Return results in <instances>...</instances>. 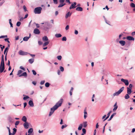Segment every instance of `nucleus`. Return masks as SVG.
Instances as JSON below:
<instances>
[{
  "label": "nucleus",
  "instance_id": "obj_1",
  "mask_svg": "<svg viewBox=\"0 0 135 135\" xmlns=\"http://www.w3.org/2000/svg\"><path fill=\"white\" fill-rule=\"evenodd\" d=\"M63 101V99H60L54 107L51 108L49 114V117L52 115L56 110L59 107L61 106Z\"/></svg>",
  "mask_w": 135,
  "mask_h": 135
},
{
  "label": "nucleus",
  "instance_id": "obj_2",
  "mask_svg": "<svg viewBox=\"0 0 135 135\" xmlns=\"http://www.w3.org/2000/svg\"><path fill=\"white\" fill-rule=\"evenodd\" d=\"M42 9V8L41 7H36L34 10V13L36 14H40L41 13Z\"/></svg>",
  "mask_w": 135,
  "mask_h": 135
},
{
  "label": "nucleus",
  "instance_id": "obj_3",
  "mask_svg": "<svg viewBox=\"0 0 135 135\" xmlns=\"http://www.w3.org/2000/svg\"><path fill=\"white\" fill-rule=\"evenodd\" d=\"M124 87H122L117 92L114 93L113 94V96H118L119 94L124 90Z\"/></svg>",
  "mask_w": 135,
  "mask_h": 135
},
{
  "label": "nucleus",
  "instance_id": "obj_4",
  "mask_svg": "<svg viewBox=\"0 0 135 135\" xmlns=\"http://www.w3.org/2000/svg\"><path fill=\"white\" fill-rule=\"evenodd\" d=\"M7 128L8 129V131L9 135H14L16 132L17 131V129L15 128H13V133H12L11 132L9 128V127H7Z\"/></svg>",
  "mask_w": 135,
  "mask_h": 135
},
{
  "label": "nucleus",
  "instance_id": "obj_5",
  "mask_svg": "<svg viewBox=\"0 0 135 135\" xmlns=\"http://www.w3.org/2000/svg\"><path fill=\"white\" fill-rule=\"evenodd\" d=\"M76 4V2H74L73 3L71 6H70V7L69 8V9H74L76 7V6H75Z\"/></svg>",
  "mask_w": 135,
  "mask_h": 135
},
{
  "label": "nucleus",
  "instance_id": "obj_6",
  "mask_svg": "<svg viewBox=\"0 0 135 135\" xmlns=\"http://www.w3.org/2000/svg\"><path fill=\"white\" fill-rule=\"evenodd\" d=\"M121 80L124 82L126 85H128L129 84V82L127 80L124 79H121Z\"/></svg>",
  "mask_w": 135,
  "mask_h": 135
},
{
  "label": "nucleus",
  "instance_id": "obj_7",
  "mask_svg": "<svg viewBox=\"0 0 135 135\" xmlns=\"http://www.w3.org/2000/svg\"><path fill=\"white\" fill-rule=\"evenodd\" d=\"M33 33L36 34H39L40 33V31L38 29L36 28L34 30Z\"/></svg>",
  "mask_w": 135,
  "mask_h": 135
},
{
  "label": "nucleus",
  "instance_id": "obj_8",
  "mask_svg": "<svg viewBox=\"0 0 135 135\" xmlns=\"http://www.w3.org/2000/svg\"><path fill=\"white\" fill-rule=\"evenodd\" d=\"M127 40L129 41H133L134 40V38L133 37L131 36H127L126 37Z\"/></svg>",
  "mask_w": 135,
  "mask_h": 135
},
{
  "label": "nucleus",
  "instance_id": "obj_9",
  "mask_svg": "<svg viewBox=\"0 0 135 135\" xmlns=\"http://www.w3.org/2000/svg\"><path fill=\"white\" fill-rule=\"evenodd\" d=\"M23 126L25 128L27 129L29 127V124L27 122H26L24 123Z\"/></svg>",
  "mask_w": 135,
  "mask_h": 135
},
{
  "label": "nucleus",
  "instance_id": "obj_10",
  "mask_svg": "<svg viewBox=\"0 0 135 135\" xmlns=\"http://www.w3.org/2000/svg\"><path fill=\"white\" fill-rule=\"evenodd\" d=\"M119 43L122 46H124L126 44V42L123 40H120L119 41Z\"/></svg>",
  "mask_w": 135,
  "mask_h": 135
},
{
  "label": "nucleus",
  "instance_id": "obj_11",
  "mask_svg": "<svg viewBox=\"0 0 135 135\" xmlns=\"http://www.w3.org/2000/svg\"><path fill=\"white\" fill-rule=\"evenodd\" d=\"M19 54L21 55H26L27 52H24L22 50H20L19 52Z\"/></svg>",
  "mask_w": 135,
  "mask_h": 135
},
{
  "label": "nucleus",
  "instance_id": "obj_12",
  "mask_svg": "<svg viewBox=\"0 0 135 135\" xmlns=\"http://www.w3.org/2000/svg\"><path fill=\"white\" fill-rule=\"evenodd\" d=\"M4 69V66L0 65V73H2Z\"/></svg>",
  "mask_w": 135,
  "mask_h": 135
},
{
  "label": "nucleus",
  "instance_id": "obj_13",
  "mask_svg": "<svg viewBox=\"0 0 135 135\" xmlns=\"http://www.w3.org/2000/svg\"><path fill=\"white\" fill-rule=\"evenodd\" d=\"M72 13H70V12H69L67 13L66 14L65 16L66 18L67 19L68 17H70L71 16Z\"/></svg>",
  "mask_w": 135,
  "mask_h": 135
},
{
  "label": "nucleus",
  "instance_id": "obj_14",
  "mask_svg": "<svg viewBox=\"0 0 135 135\" xmlns=\"http://www.w3.org/2000/svg\"><path fill=\"white\" fill-rule=\"evenodd\" d=\"M28 104L30 106L33 107L34 106V104L32 101L30 100L28 102Z\"/></svg>",
  "mask_w": 135,
  "mask_h": 135
},
{
  "label": "nucleus",
  "instance_id": "obj_15",
  "mask_svg": "<svg viewBox=\"0 0 135 135\" xmlns=\"http://www.w3.org/2000/svg\"><path fill=\"white\" fill-rule=\"evenodd\" d=\"M76 9V10L79 11H82L83 10L82 8L80 7H77Z\"/></svg>",
  "mask_w": 135,
  "mask_h": 135
},
{
  "label": "nucleus",
  "instance_id": "obj_16",
  "mask_svg": "<svg viewBox=\"0 0 135 135\" xmlns=\"http://www.w3.org/2000/svg\"><path fill=\"white\" fill-rule=\"evenodd\" d=\"M127 93L128 94H130L132 92V89L129 88L128 87H127Z\"/></svg>",
  "mask_w": 135,
  "mask_h": 135
},
{
  "label": "nucleus",
  "instance_id": "obj_17",
  "mask_svg": "<svg viewBox=\"0 0 135 135\" xmlns=\"http://www.w3.org/2000/svg\"><path fill=\"white\" fill-rule=\"evenodd\" d=\"M84 118L85 119L87 117V113L86 111V110L85 109L84 110Z\"/></svg>",
  "mask_w": 135,
  "mask_h": 135
},
{
  "label": "nucleus",
  "instance_id": "obj_18",
  "mask_svg": "<svg viewBox=\"0 0 135 135\" xmlns=\"http://www.w3.org/2000/svg\"><path fill=\"white\" fill-rule=\"evenodd\" d=\"M27 118L25 116H23L22 119V120L25 122H27Z\"/></svg>",
  "mask_w": 135,
  "mask_h": 135
},
{
  "label": "nucleus",
  "instance_id": "obj_19",
  "mask_svg": "<svg viewBox=\"0 0 135 135\" xmlns=\"http://www.w3.org/2000/svg\"><path fill=\"white\" fill-rule=\"evenodd\" d=\"M42 40L43 41H46L48 40V38L46 36H45L42 38Z\"/></svg>",
  "mask_w": 135,
  "mask_h": 135
},
{
  "label": "nucleus",
  "instance_id": "obj_20",
  "mask_svg": "<svg viewBox=\"0 0 135 135\" xmlns=\"http://www.w3.org/2000/svg\"><path fill=\"white\" fill-rule=\"evenodd\" d=\"M87 122L86 121L84 122L83 123V126L84 128H86L87 125Z\"/></svg>",
  "mask_w": 135,
  "mask_h": 135
},
{
  "label": "nucleus",
  "instance_id": "obj_21",
  "mask_svg": "<svg viewBox=\"0 0 135 135\" xmlns=\"http://www.w3.org/2000/svg\"><path fill=\"white\" fill-rule=\"evenodd\" d=\"M22 76H27V74L26 72H25L23 73L22 74L19 75V77H21Z\"/></svg>",
  "mask_w": 135,
  "mask_h": 135
},
{
  "label": "nucleus",
  "instance_id": "obj_22",
  "mask_svg": "<svg viewBox=\"0 0 135 135\" xmlns=\"http://www.w3.org/2000/svg\"><path fill=\"white\" fill-rule=\"evenodd\" d=\"M116 114V113H113L110 116V118L108 120V121H110L111 120L114 116Z\"/></svg>",
  "mask_w": 135,
  "mask_h": 135
},
{
  "label": "nucleus",
  "instance_id": "obj_23",
  "mask_svg": "<svg viewBox=\"0 0 135 135\" xmlns=\"http://www.w3.org/2000/svg\"><path fill=\"white\" fill-rule=\"evenodd\" d=\"M55 36L57 38L60 37L62 36V35L60 33H57L55 35Z\"/></svg>",
  "mask_w": 135,
  "mask_h": 135
},
{
  "label": "nucleus",
  "instance_id": "obj_24",
  "mask_svg": "<svg viewBox=\"0 0 135 135\" xmlns=\"http://www.w3.org/2000/svg\"><path fill=\"white\" fill-rule=\"evenodd\" d=\"M30 37V36L29 37H25L23 38V40L24 41H27L29 39V38Z\"/></svg>",
  "mask_w": 135,
  "mask_h": 135
},
{
  "label": "nucleus",
  "instance_id": "obj_25",
  "mask_svg": "<svg viewBox=\"0 0 135 135\" xmlns=\"http://www.w3.org/2000/svg\"><path fill=\"white\" fill-rule=\"evenodd\" d=\"M83 125L82 124H80L79 126L78 129L79 131L81 130L83 127Z\"/></svg>",
  "mask_w": 135,
  "mask_h": 135
},
{
  "label": "nucleus",
  "instance_id": "obj_26",
  "mask_svg": "<svg viewBox=\"0 0 135 135\" xmlns=\"http://www.w3.org/2000/svg\"><path fill=\"white\" fill-rule=\"evenodd\" d=\"M8 47H7L5 48L4 51V54H6V53H7H7L8 51Z\"/></svg>",
  "mask_w": 135,
  "mask_h": 135
},
{
  "label": "nucleus",
  "instance_id": "obj_27",
  "mask_svg": "<svg viewBox=\"0 0 135 135\" xmlns=\"http://www.w3.org/2000/svg\"><path fill=\"white\" fill-rule=\"evenodd\" d=\"M34 59H30L28 60V61L31 64H32L34 62Z\"/></svg>",
  "mask_w": 135,
  "mask_h": 135
},
{
  "label": "nucleus",
  "instance_id": "obj_28",
  "mask_svg": "<svg viewBox=\"0 0 135 135\" xmlns=\"http://www.w3.org/2000/svg\"><path fill=\"white\" fill-rule=\"evenodd\" d=\"M33 131V129L32 128H30L28 130V132L29 134H31Z\"/></svg>",
  "mask_w": 135,
  "mask_h": 135
},
{
  "label": "nucleus",
  "instance_id": "obj_29",
  "mask_svg": "<svg viewBox=\"0 0 135 135\" xmlns=\"http://www.w3.org/2000/svg\"><path fill=\"white\" fill-rule=\"evenodd\" d=\"M65 3H61V4H60L58 6V7L59 8L63 6H64V5H65Z\"/></svg>",
  "mask_w": 135,
  "mask_h": 135
},
{
  "label": "nucleus",
  "instance_id": "obj_30",
  "mask_svg": "<svg viewBox=\"0 0 135 135\" xmlns=\"http://www.w3.org/2000/svg\"><path fill=\"white\" fill-rule=\"evenodd\" d=\"M128 93L126 94L124 96V98L126 99H128L129 98V96Z\"/></svg>",
  "mask_w": 135,
  "mask_h": 135
},
{
  "label": "nucleus",
  "instance_id": "obj_31",
  "mask_svg": "<svg viewBox=\"0 0 135 135\" xmlns=\"http://www.w3.org/2000/svg\"><path fill=\"white\" fill-rule=\"evenodd\" d=\"M49 43V42L47 41L45 42L43 45V46L44 47L48 45Z\"/></svg>",
  "mask_w": 135,
  "mask_h": 135
},
{
  "label": "nucleus",
  "instance_id": "obj_32",
  "mask_svg": "<svg viewBox=\"0 0 135 135\" xmlns=\"http://www.w3.org/2000/svg\"><path fill=\"white\" fill-rule=\"evenodd\" d=\"M130 6L132 7L135 8V4L133 3H131L130 4Z\"/></svg>",
  "mask_w": 135,
  "mask_h": 135
},
{
  "label": "nucleus",
  "instance_id": "obj_33",
  "mask_svg": "<svg viewBox=\"0 0 135 135\" xmlns=\"http://www.w3.org/2000/svg\"><path fill=\"white\" fill-rule=\"evenodd\" d=\"M0 65L2 66H4V60H1Z\"/></svg>",
  "mask_w": 135,
  "mask_h": 135
},
{
  "label": "nucleus",
  "instance_id": "obj_34",
  "mask_svg": "<svg viewBox=\"0 0 135 135\" xmlns=\"http://www.w3.org/2000/svg\"><path fill=\"white\" fill-rule=\"evenodd\" d=\"M73 87H71V89L70 91V95H72V93L73 91Z\"/></svg>",
  "mask_w": 135,
  "mask_h": 135
},
{
  "label": "nucleus",
  "instance_id": "obj_35",
  "mask_svg": "<svg viewBox=\"0 0 135 135\" xmlns=\"http://www.w3.org/2000/svg\"><path fill=\"white\" fill-rule=\"evenodd\" d=\"M9 22L10 25L11 27H13V25L11 22V19H10L9 20Z\"/></svg>",
  "mask_w": 135,
  "mask_h": 135
},
{
  "label": "nucleus",
  "instance_id": "obj_36",
  "mask_svg": "<svg viewBox=\"0 0 135 135\" xmlns=\"http://www.w3.org/2000/svg\"><path fill=\"white\" fill-rule=\"evenodd\" d=\"M29 98V97L27 96H26L25 97H24L23 99L24 100H26L27 99Z\"/></svg>",
  "mask_w": 135,
  "mask_h": 135
},
{
  "label": "nucleus",
  "instance_id": "obj_37",
  "mask_svg": "<svg viewBox=\"0 0 135 135\" xmlns=\"http://www.w3.org/2000/svg\"><path fill=\"white\" fill-rule=\"evenodd\" d=\"M60 69L61 71L63 72L64 71V68L62 66H60Z\"/></svg>",
  "mask_w": 135,
  "mask_h": 135
},
{
  "label": "nucleus",
  "instance_id": "obj_38",
  "mask_svg": "<svg viewBox=\"0 0 135 135\" xmlns=\"http://www.w3.org/2000/svg\"><path fill=\"white\" fill-rule=\"evenodd\" d=\"M57 58L58 60H60L62 58V57L60 55L57 56Z\"/></svg>",
  "mask_w": 135,
  "mask_h": 135
},
{
  "label": "nucleus",
  "instance_id": "obj_39",
  "mask_svg": "<svg viewBox=\"0 0 135 135\" xmlns=\"http://www.w3.org/2000/svg\"><path fill=\"white\" fill-rule=\"evenodd\" d=\"M50 85V84L49 83L47 82L45 84V86L46 87H48Z\"/></svg>",
  "mask_w": 135,
  "mask_h": 135
},
{
  "label": "nucleus",
  "instance_id": "obj_40",
  "mask_svg": "<svg viewBox=\"0 0 135 135\" xmlns=\"http://www.w3.org/2000/svg\"><path fill=\"white\" fill-rule=\"evenodd\" d=\"M22 71L21 70H19L18 71V73H17V75H20L21 74V73H22Z\"/></svg>",
  "mask_w": 135,
  "mask_h": 135
},
{
  "label": "nucleus",
  "instance_id": "obj_41",
  "mask_svg": "<svg viewBox=\"0 0 135 135\" xmlns=\"http://www.w3.org/2000/svg\"><path fill=\"white\" fill-rule=\"evenodd\" d=\"M111 112H112V111H110L108 112V114H107V116L106 117L107 118H108L110 116V114L111 113Z\"/></svg>",
  "mask_w": 135,
  "mask_h": 135
},
{
  "label": "nucleus",
  "instance_id": "obj_42",
  "mask_svg": "<svg viewBox=\"0 0 135 135\" xmlns=\"http://www.w3.org/2000/svg\"><path fill=\"white\" fill-rule=\"evenodd\" d=\"M21 24V22H18L16 24V25L17 26L19 27V26Z\"/></svg>",
  "mask_w": 135,
  "mask_h": 135
},
{
  "label": "nucleus",
  "instance_id": "obj_43",
  "mask_svg": "<svg viewBox=\"0 0 135 135\" xmlns=\"http://www.w3.org/2000/svg\"><path fill=\"white\" fill-rule=\"evenodd\" d=\"M82 131L83 133V134H85L86 133V129L85 128H83L82 129Z\"/></svg>",
  "mask_w": 135,
  "mask_h": 135
},
{
  "label": "nucleus",
  "instance_id": "obj_44",
  "mask_svg": "<svg viewBox=\"0 0 135 135\" xmlns=\"http://www.w3.org/2000/svg\"><path fill=\"white\" fill-rule=\"evenodd\" d=\"M7 37V35L5 36H0V38H4Z\"/></svg>",
  "mask_w": 135,
  "mask_h": 135
},
{
  "label": "nucleus",
  "instance_id": "obj_45",
  "mask_svg": "<svg viewBox=\"0 0 135 135\" xmlns=\"http://www.w3.org/2000/svg\"><path fill=\"white\" fill-rule=\"evenodd\" d=\"M62 41H66V38L65 37H64L62 38Z\"/></svg>",
  "mask_w": 135,
  "mask_h": 135
},
{
  "label": "nucleus",
  "instance_id": "obj_46",
  "mask_svg": "<svg viewBox=\"0 0 135 135\" xmlns=\"http://www.w3.org/2000/svg\"><path fill=\"white\" fill-rule=\"evenodd\" d=\"M32 71L33 73V74L34 75H36V72L34 70H32Z\"/></svg>",
  "mask_w": 135,
  "mask_h": 135
},
{
  "label": "nucleus",
  "instance_id": "obj_47",
  "mask_svg": "<svg viewBox=\"0 0 135 135\" xmlns=\"http://www.w3.org/2000/svg\"><path fill=\"white\" fill-rule=\"evenodd\" d=\"M20 123V122L19 121H16L15 123V125L17 126Z\"/></svg>",
  "mask_w": 135,
  "mask_h": 135
},
{
  "label": "nucleus",
  "instance_id": "obj_48",
  "mask_svg": "<svg viewBox=\"0 0 135 135\" xmlns=\"http://www.w3.org/2000/svg\"><path fill=\"white\" fill-rule=\"evenodd\" d=\"M118 108V106H116V107H114V108L113 109V111H115Z\"/></svg>",
  "mask_w": 135,
  "mask_h": 135
},
{
  "label": "nucleus",
  "instance_id": "obj_49",
  "mask_svg": "<svg viewBox=\"0 0 135 135\" xmlns=\"http://www.w3.org/2000/svg\"><path fill=\"white\" fill-rule=\"evenodd\" d=\"M8 120L9 122H11L12 121V118L11 117H9L8 118Z\"/></svg>",
  "mask_w": 135,
  "mask_h": 135
},
{
  "label": "nucleus",
  "instance_id": "obj_50",
  "mask_svg": "<svg viewBox=\"0 0 135 135\" xmlns=\"http://www.w3.org/2000/svg\"><path fill=\"white\" fill-rule=\"evenodd\" d=\"M23 9L25 11H27L26 8L25 6H23Z\"/></svg>",
  "mask_w": 135,
  "mask_h": 135
},
{
  "label": "nucleus",
  "instance_id": "obj_51",
  "mask_svg": "<svg viewBox=\"0 0 135 135\" xmlns=\"http://www.w3.org/2000/svg\"><path fill=\"white\" fill-rule=\"evenodd\" d=\"M67 126L66 125H62L61 127V129H63L64 128H65L67 127Z\"/></svg>",
  "mask_w": 135,
  "mask_h": 135
},
{
  "label": "nucleus",
  "instance_id": "obj_52",
  "mask_svg": "<svg viewBox=\"0 0 135 135\" xmlns=\"http://www.w3.org/2000/svg\"><path fill=\"white\" fill-rule=\"evenodd\" d=\"M8 38H5L4 39V40L5 41H7L8 43H9V41L8 40Z\"/></svg>",
  "mask_w": 135,
  "mask_h": 135
},
{
  "label": "nucleus",
  "instance_id": "obj_53",
  "mask_svg": "<svg viewBox=\"0 0 135 135\" xmlns=\"http://www.w3.org/2000/svg\"><path fill=\"white\" fill-rule=\"evenodd\" d=\"M20 68L22 70H23L25 71V68L23 67L22 66H20Z\"/></svg>",
  "mask_w": 135,
  "mask_h": 135
},
{
  "label": "nucleus",
  "instance_id": "obj_54",
  "mask_svg": "<svg viewBox=\"0 0 135 135\" xmlns=\"http://www.w3.org/2000/svg\"><path fill=\"white\" fill-rule=\"evenodd\" d=\"M45 82V80H43L41 81L40 82V84L41 85H43V84Z\"/></svg>",
  "mask_w": 135,
  "mask_h": 135
},
{
  "label": "nucleus",
  "instance_id": "obj_55",
  "mask_svg": "<svg viewBox=\"0 0 135 135\" xmlns=\"http://www.w3.org/2000/svg\"><path fill=\"white\" fill-rule=\"evenodd\" d=\"M54 3V4H57V0H53Z\"/></svg>",
  "mask_w": 135,
  "mask_h": 135
},
{
  "label": "nucleus",
  "instance_id": "obj_56",
  "mask_svg": "<svg viewBox=\"0 0 135 135\" xmlns=\"http://www.w3.org/2000/svg\"><path fill=\"white\" fill-rule=\"evenodd\" d=\"M132 85L131 84H129V88L130 89H132Z\"/></svg>",
  "mask_w": 135,
  "mask_h": 135
},
{
  "label": "nucleus",
  "instance_id": "obj_57",
  "mask_svg": "<svg viewBox=\"0 0 135 135\" xmlns=\"http://www.w3.org/2000/svg\"><path fill=\"white\" fill-rule=\"evenodd\" d=\"M74 33L75 35H77L78 34V31L77 30H75V31Z\"/></svg>",
  "mask_w": 135,
  "mask_h": 135
},
{
  "label": "nucleus",
  "instance_id": "obj_58",
  "mask_svg": "<svg viewBox=\"0 0 135 135\" xmlns=\"http://www.w3.org/2000/svg\"><path fill=\"white\" fill-rule=\"evenodd\" d=\"M69 29V26L68 25H67L65 28V29L66 30H68Z\"/></svg>",
  "mask_w": 135,
  "mask_h": 135
},
{
  "label": "nucleus",
  "instance_id": "obj_59",
  "mask_svg": "<svg viewBox=\"0 0 135 135\" xmlns=\"http://www.w3.org/2000/svg\"><path fill=\"white\" fill-rule=\"evenodd\" d=\"M38 44L39 45H41L42 44V43L41 41H38Z\"/></svg>",
  "mask_w": 135,
  "mask_h": 135
},
{
  "label": "nucleus",
  "instance_id": "obj_60",
  "mask_svg": "<svg viewBox=\"0 0 135 135\" xmlns=\"http://www.w3.org/2000/svg\"><path fill=\"white\" fill-rule=\"evenodd\" d=\"M123 35V34H120L119 35V38H119V39H121V37Z\"/></svg>",
  "mask_w": 135,
  "mask_h": 135
},
{
  "label": "nucleus",
  "instance_id": "obj_61",
  "mask_svg": "<svg viewBox=\"0 0 135 135\" xmlns=\"http://www.w3.org/2000/svg\"><path fill=\"white\" fill-rule=\"evenodd\" d=\"M24 108H25L27 105V103L26 102H25L23 103Z\"/></svg>",
  "mask_w": 135,
  "mask_h": 135
},
{
  "label": "nucleus",
  "instance_id": "obj_62",
  "mask_svg": "<svg viewBox=\"0 0 135 135\" xmlns=\"http://www.w3.org/2000/svg\"><path fill=\"white\" fill-rule=\"evenodd\" d=\"M45 25H47L48 26H49V24L48 22H45Z\"/></svg>",
  "mask_w": 135,
  "mask_h": 135
},
{
  "label": "nucleus",
  "instance_id": "obj_63",
  "mask_svg": "<svg viewBox=\"0 0 135 135\" xmlns=\"http://www.w3.org/2000/svg\"><path fill=\"white\" fill-rule=\"evenodd\" d=\"M57 74L58 75H60V74L61 72L60 70H58L57 71Z\"/></svg>",
  "mask_w": 135,
  "mask_h": 135
},
{
  "label": "nucleus",
  "instance_id": "obj_64",
  "mask_svg": "<svg viewBox=\"0 0 135 135\" xmlns=\"http://www.w3.org/2000/svg\"><path fill=\"white\" fill-rule=\"evenodd\" d=\"M131 34L132 36H134L135 35V31L132 32Z\"/></svg>",
  "mask_w": 135,
  "mask_h": 135
}]
</instances>
